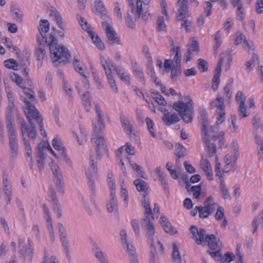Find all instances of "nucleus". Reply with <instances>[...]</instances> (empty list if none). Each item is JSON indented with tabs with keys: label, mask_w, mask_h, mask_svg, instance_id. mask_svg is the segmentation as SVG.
I'll use <instances>...</instances> for the list:
<instances>
[{
	"label": "nucleus",
	"mask_w": 263,
	"mask_h": 263,
	"mask_svg": "<svg viewBox=\"0 0 263 263\" xmlns=\"http://www.w3.org/2000/svg\"><path fill=\"white\" fill-rule=\"evenodd\" d=\"M48 193L51 198L53 203L57 204V203L59 202V200L54 188L52 185L50 186Z\"/></svg>",
	"instance_id": "64"
},
{
	"label": "nucleus",
	"mask_w": 263,
	"mask_h": 263,
	"mask_svg": "<svg viewBox=\"0 0 263 263\" xmlns=\"http://www.w3.org/2000/svg\"><path fill=\"white\" fill-rule=\"evenodd\" d=\"M85 170L88 186L95 196L96 192L95 180L98 176V168L97 165H86Z\"/></svg>",
	"instance_id": "11"
},
{
	"label": "nucleus",
	"mask_w": 263,
	"mask_h": 263,
	"mask_svg": "<svg viewBox=\"0 0 263 263\" xmlns=\"http://www.w3.org/2000/svg\"><path fill=\"white\" fill-rule=\"evenodd\" d=\"M159 221L166 233L171 234L177 233L176 229L172 227L165 216H161Z\"/></svg>",
	"instance_id": "23"
},
{
	"label": "nucleus",
	"mask_w": 263,
	"mask_h": 263,
	"mask_svg": "<svg viewBox=\"0 0 263 263\" xmlns=\"http://www.w3.org/2000/svg\"><path fill=\"white\" fill-rule=\"evenodd\" d=\"M208 130L209 136H208L207 140L210 142V143H213L212 141H215L217 139V137H220L223 136L224 135L223 132H218L217 124L211 126L209 129L208 128Z\"/></svg>",
	"instance_id": "17"
},
{
	"label": "nucleus",
	"mask_w": 263,
	"mask_h": 263,
	"mask_svg": "<svg viewBox=\"0 0 263 263\" xmlns=\"http://www.w3.org/2000/svg\"><path fill=\"white\" fill-rule=\"evenodd\" d=\"M134 184L139 192H143V198H145V196H146L147 195V191L148 188V184L141 179H136L134 180Z\"/></svg>",
	"instance_id": "26"
},
{
	"label": "nucleus",
	"mask_w": 263,
	"mask_h": 263,
	"mask_svg": "<svg viewBox=\"0 0 263 263\" xmlns=\"http://www.w3.org/2000/svg\"><path fill=\"white\" fill-rule=\"evenodd\" d=\"M120 120L124 131L128 134L133 133L134 131L133 126L125 115L123 114L120 115Z\"/></svg>",
	"instance_id": "32"
},
{
	"label": "nucleus",
	"mask_w": 263,
	"mask_h": 263,
	"mask_svg": "<svg viewBox=\"0 0 263 263\" xmlns=\"http://www.w3.org/2000/svg\"><path fill=\"white\" fill-rule=\"evenodd\" d=\"M77 17L82 29L87 31V32L88 31H89V27L87 21L80 15H77Z\"/></svg>",
	"instance_id": "56"
},
{
	"label": "nucleus",
	"mask_w": 263,
	"mask_h": 263,
	"mask_svg": "<svg viewBox=\"0 0 263 263\" xmlns=\"http://www.w3.org/2000/svg\"><path fill=\"white\" fill-rule=\"evenodd\" d=\"M46 144L40 143L37 145L38 152L37 154V161L39 164H43V160L46 157V155L44 152Z\"/></svg>",
	"instance_id": "33"
},
{
	"label": "nucleus",
	"mask_w": 263,
	"mask_h": 263,
	"mask_svg": "<svg viewBox=\"0 0 263 263\" xmlns=\"http://www.w3.org/2000/svg\"><path fill=\"white\" fill-rule=\"evenodd\" d=\"M124 149L129 155H133L135 154V147L129 142H126L124 146L120 147L116 152V155L118 160L120 161L121 164H124V161L122 157V154Z\"/></svg>",
	"instance_id": "15"
},
{
	"label": "nucleus",
	"mask_w": 263,
	"mask_h": 263,
	"mask_svg": "<svg viewBox=\"0 0 263 263\" xmlns=\"http://www.w3.org/2000/svg\"><path fill=\"white\" fill-rule=\"evenodd\" d=\"M221 72L215 71V74L213 77L212 82L213 84L212 87L213 89L215 91L218 89V85L220 83V76Z\"/></svg>",
	"instance_id": "46"
},
{
	"label": "nucleus",
	"mask_w": 263,
	"mask_h": 263,
	"mask_svg": "<svg viewBox=\"0 0 263 263\" xmlns=\"http://www.w3.org/2000/svg\"><path fill=\"white\" fill-rule=\"evenodd\" d=\"M39 30L40 31V35H38L40 37V36L44 40V42L46 43V40L49 39V37H47L46 33H47L49 30V23L46 20H41L40 21V26L39 27Z\"/></svg>",
	"instance_id": "19"
},
{
	"label": "nucleus",
	"mask_w": 263,
	"mask_h": 263,
	"mask_svg": "<svg viewBox=\"0 0 263 263\" xmlns=\"http://www.w3.org/2000/svg\"><path fill=\"white\" fill-rule=\"evenodd\" d=\"M213 5L212 2L206 1L203 4L204 13L206 16H209L211 14Z\"/></svg>",
	"instance_id": "60"
},
{
	"label": "nucleus",
	"mask_w": 263,
	"mask_h": 263,
	"mask_svg": "<svg viewBox=\"0 0 263 263\" xmlns=\"http://www.w3.org/2000/svg\"><path fill=\"white\" fill-rule=\"evenodd\" d=\"M204 206H196L199 212V216L201 218H207L215 210L217 203L211 196L208 197L203 202Z\"/></svg>",
	"instance_id": "8"
},
{
	"label": "nucleus",
	"mask_w": 263,
	"mask_h": 263,
	"mask_svg": "<svg viewBox=\"0 0 263 263\" xmlns=\"http://www.w3.org/2000/svg\"><path fill=\"white\" fill-rule=\"evenodd\" d=\"M182 70L181 68V65H176L173 66L172 68L171 71V78L172 79H174L176 77L180 76L181 74Z\"/></svg>",
	"instance_id": "51"
},
{
	"label": "nucleus",
	"mask_w": 263,
	"mask_h": 263,
	"mask_svg": "<svg viewBox=\"0 0 263 263\" xmlns=\"http://www.w3.org/2000/svg\"><path fill=\"white\" fill-rule=\"evenodd\" d=\"M203 142L208 151V155L202 156L200 164H211L215 163V164H220L218 161V158L216 155V145L214 143L210 142L205 139Z\"/></svg>",
	"instance_id": "5"
},
{
	"label": "nucleus",
	"mask_w": 263,
	"mask_h": 263,
	"mask_svg": "<svg viewBox=\"0 0 263 263\" xmlns=\"http://www.w3.org/2000/svg\"><path fill=\"white\" fill-rule=\"evenodd\" d=\"M259 63V59L257 54H253L251 60L248 61L246 64L247 69H251L255 65Z\"/></svg>",
	"instance_id": "49"
},
{
	"label": "nucleus",
	"mask_w": 263,
	"mask_h": 263,
	"mask_svg": "<svg viewBox=\"0 0 263 263\" xmlns=\"http://www.w3.org/2000/svg\"><path fill=\"white\" fill-rule=\"evenodd\" d=\"M10 11L13 18L18 23H22L23 21V12L18 6L12 4Z\"/></svg>",
	"instance_id": "24"
},
{
	"label": "nucleus",
	"mask_w": 263,
	"mask_h": 263,
	"mask_svg": "<svg viewBox=\"0 0 263 263\" xmlns=\"http://www.w3.org/2000/svg\"><path fill=\"white\" fill-rule=\"evenodd\" d=\"M175 55L174 58V60L175 62L176 65H181V51L180 47L177 46L176 48L175 51Z\"/></svg>",
	"instance_id": "63"
},
{
	"label": "nucleus",
	"mask_w": 263,
	"mask_h": 263,
	"mask_svg": "<svg viewBox=\"0 0 263 263\" xmlns=\"http://www.w3.org/2000/svg\"><path fill=\"white\" fill-rule=\"evenodd\" d=\"M187 17H184L182 20H179L181 22V26L182 28H184L186 32H189L191 31V28L192 27V23L189 21L187 18Z\"/></svg>",
	"instance_id": "53"
},
{
	"label": "nucleus",
	"mask_w": 263,
	"mask_h": 263,
	"mask_svg": "<svg viewBox=\"0 0 263 263\" xmlns=\"http://www.w3.org/2000/svg\"><path fill=\"white\" fill-rule=\"evenodd\" d=\"M173 249L172 257L174 261L179 263L181 262V256L180 255L179 248L175 242L173 243Z\"/></svg>",
	"instance_id": "41"
},
{
	"label": "nucleus",
	"mask_w": 263,
	"mask_h": 263,
	"mask_svg": "<svg viewBox=\"0 0 263 263\" xmlns=\"http://www.w3.org/2000/svg\"><path fill=\"white\" fill-rule=\"evenodd\" d=\"M93 252L96 257L99 260L100 263H108L105 256V254L98 246H94Z\"/></svg>",
	"instance_id": "38"
},
{
	"label": "nucleus",
	"mask_w": 263,
	"mask_h": 263,
	"mask_svg": "<svg viewBox=\"0 0 263 263\" xmlns=\"http://www.w3.org/2000/svg\"><path fill=\"white\" fill-rule=\"evenodd\" d=\"M88 33L89 36L92 39L97 47L100 50H103L105 48V46L100 37L91 30L88 31Z\"/></svg>",
	"instance_id": "36"
},
{
	"label": "nucleus",
	"mask_w": 263,
	"mask_h": 263,
	"mask_svg": "<svg viewBox=\"0 0 263 263\" xmlns=\"http://www.w3.org/2000/svg\"><path fill=\"white\" fill-rule=\"evenodd\" d=\"M110 199L109 201L106 204V207L107 211L111 213L118 210V204L117 199L116 198V194H115L114 191L110 192Z\"/></svg>",
	"instance_id": "27"
},
{
	"label": "nucleus",
	"mask_w": 263,
	"mask_h": 263,
	"mask_svg": "<svg viewBox=\"0 0 263 263\" xmlns=\"http://www.w3.org/2000/svg\"><path fill=\"white\" fill-rule=\"evenodd\" d=\"M10 78L12 81L15 83L20 87H23V78L16 73L12 72L10 75Z\"/></svg>",
	"instance_id": "50"
},
{
	"label": "nucleus",
	"mask_w": 263,
	"mask_h": 263,
	"mask_svg": "<svg viewBox=\"0 0 263 263\" xmlns=\"http://www.w3.org/2000/svg\"><path fill=\"white\" fill-rule=\"evenodd\" d=\"M24 103L26 104V106L24 107V110L27 118H31L32 119L35 120L39 125L40 131H43L44 128L42 115L36 109L35 106L32 105L26 99H24Z\"/></svg>",
	"instance_id": "6"
},
{
	"label": "nucleus",
	"mask_w": 263,
	"mask_h": 263,
	"mask_svg": "<svg viewBox=\"0 0 263 263\" xmlns=\"http://www.w3.org/2000/svg\"><path fill=\"white\" fill-rule=\"evenodd\" d=\"M176 154L179 158H183L186 155V149L180 143L175 144Z\"/></svg>",
	"instance_id": "45"
},
{
	"label": "nucleus",
	"mask_w": 263,
	"mask_h": 263,
	"mask_svg": "<svg viewBox=\"0 0 263 263\" xmlns=\"http://www.w3.org/2000/svg\"><path fill=\"white\" fill-rule=\"evenodd\" d=\"M95 3L97 11L101 15H105L107 13V10L103 2L101 0H96Z\"/></svg>",
	"instance_id": "40"
},
{
	"label": "nucleus",
	"mask_w": 263,
	"mask_h": 263,
	"mask_svg": "<svg viewBox=\"0 0 263 263\" xmlns=\"http://www.w3.org/2000/svg\"><path fill=\"white\" fill-rule=\"evenodd\" d=\"M45 45L49 47L53 62L65 63L68 61L70 55L68 49L64 46L58 44L56 37L51 33L49 34V39L46 40Z\"/></svg>",
	"instance_id": "3"
},
{
	"label": "nucleus",
	"mask_w": 263,
	"mask_h": 263,
	"mask_svg": "<svg viewBox=\"0 0 263 263\" xmlns=\"http://www.w3.org/2000/svg\"><path fill=\"white\" fill-rule=\"evenodd\" d=\"M37 41L39 44L35 51V55L39 61L43 60L46 58V52L44 44H42L39 35H37Z\"/></svg>",
	"instance_id": "21"
},
{
	"label": "nucleus",
	"mask_w": 263,
	"mask_h": 263,
	"mask_svg": "<svg viewBox=\"0 0 263 263\" xmlns=\"http://www.w3.org/2000/svg\"><path fill=\"white\" fill-rule=\"evenodd\" d=\"M202 170L205 173L206 177L209 180L212 181L213 180V175L212 173V169L211 165H202Z\"/></svg>",
	"instance_id": "57"
},
{
	"label": "nucleus",
	"mask_w": 263,
	"mask_h": 263,
	"mask_svg": "<svg viewBox=\"0 0 263 263\" xmlns=\"http://www.w3.org/2000/svg\"><path fill=\"white\" fill-rule=\"evenodd\" d=\"M238 151L236 148L233 150V154H227L225 157L226 164H231L235 163L238 157Z\"/></svg>",
	"instance_id": "39"
},
{
	"label": "nucleus",
	"mask_w": 263,
	"mask_h": 263,
	"mask_svg": "<svg viewBox=\"0 0 263 263\" xmlns=\"http://www.w3.org/2000/svg\"><path fill=\"white\" fill-rule=\"evenodd\" d=\"M28 247H24L23 246L22 247V248H21L20 250V253L23 256H25L26 255H28L29 256H31V257H32V255L33 253V249L30 246V244H28Z\"/></svg>",
	"instance_id": "58"
},
{
	"label": "nucleus",
	"mask_w": 263,
	"mask_h": 263,
	"mask_svg": "<svg viewBox=\"0 0 263 263\" xmlns=\"http://www.w3.org/2000/svg\"><path fill=\"white\" fill-rule=\"evenodd\" d=\"M200 120L202 125L201 128L202 133L204 134L203 139L205 140V139H206L207 140L208 136H209L208 130V127L209 125V122L208 119V114L205 110H202L200 111Z\"/></svg>",
	"instance_id": "16"
},
{
	"label": "nucleus",
	"mask_w": 263,
	"mask_h": 263,
	"mask_svg": "<svg viewBox=\"0 0 263 263\" xmlns=\"http://www.w3.org/2000/svg\"><path fill=\"white\" fill-rule=\"evenodd\" d=\"M185 103L178 101L174 103L173 108L177 111L182 120L186 123H189L192 121L194 115V103L191 97L185 96Z\"/></svg>",
	"instance_id": "4"
},
{
	"label": "nucleus",
	"mask_w": 263,
	"mask_h": 263,
	"mask_svg": "<svg viewBox=\"0 0 263 263\" xmlns=\"http://www.w3.org/2000/svg\"><path fill=\"white\" fill-rule=\"evenodd\" d=\"M49 15L56 21L58 27L63 30H64L65 27L63 25L62 17L59 12L55 9H50L49 10Z\"/></svg>",
	"instance_id": "31"
},
{
	"label": "nucleus",
	"mask_w": 263,
	"mask_h": 263,
	"mask_svg": "<svg viewBox=\"0 0 263 263\" xmlns=\"http://www.w3.org/2000/svg\"><path fill=\"white\" fill-rule=\"evenodd\" d=\"M261 222V224L263 226V210L258 215V217H255L252 223L254 227L253 233H255L257 231V229L258 226V222Z\"/></svg>",
	"instance_id": "54"
},
{
	"label": "nucleus",
	"mask_w": 263,
	"mask_h": 263,
	"mask_svg": "<svg viewBox=\"0 0 263 263\" xmlns=\"http://www.w3.org/2000/svg\"><path fill=\"white\" fill-rule=\"evenodd\" d=\"M167 170L170 172L171 177L177 179L181 174V171L177 165H166Z\"/></svg>",
	"instance_id": "37"
},
{
	"label": "nucleus",
	"mask_w": 263,
	"mask_h": 263,
	"mask_svg": "<svg viewBox=\"0 0 263 263\" xmlns=\"http://www.w3.org/2000/svg\"><path fill=\"white\" fill-rule=\"evenodd\" d=\"M235 165H224L223 167V165H216L215 171L216 172V176H217V171L218 168L219 172L221 175L222 176V179H223L224 173H228L230 171V166H232L233 171L236 169V167H234Z\"/></svg>",
	"instance_id": "43"
},
{
	"label": "nucleus",
	"mask_w": 263,
	"mask_h": 263,
	"mask_svg": "<svg viewBox=\"0 0 263 263\" xmlns=\"http://www.w3.org/2000/svg\"><path fill=\"white\" fill-rule=\"evenodd\" d=\"M132 66L133 73L136 77L140 79L141 82H144V73L142 69L138 65V64L135 61L132 62Z\"/></svg>",
	"instance_id": "35"
},
{
	"label": "nucleus",
	"mask_w": 263,
	"mask_h": 263,
	"mask_svg": "<svg viewBox=\"0 0 263 263\" xmlns=\"http://www.w3.org/2000/svg\"><path fill=\"white\" fill-rule=\"evenodd\" d=\"M198 68L202 72H205L208 70V63L202 59L198 60Z\"/></svg>",
	"instance_id": "62"
},
{
	"label": "nucleus",
	"mask_w": 263,
	"mask_h": 263,
	"mask_svg": "<svg viewBox=\"0 0 263 263\" xmlns=\"http://www.w3.org/2000/svg\"><path fill=\"white\" fill-rule=\"evenodd\" d=\"M238 114L240 118L246 117L249 116V113L247 111L245 103L239 104Z\"/></svg>",
	"instance_id": "61"
},
{
	"label": "nucleus",
	"mask_w": 263,
	"mask_h": 263,
	"mask_svg": "<svg viewBox=\"0 0 263 263\" xmlns=\"http://www.w3.org/2000/svg\"><path fill=\"white\" fill-rule=\"evenodd\" d=\"M187 0H178L177 4L179 6L178 10V14L177 16V20H182L184 17L188 16Z\"/></svg>",
	"instance_id": "18"
},
{
	"label": "nucleus",
	"mask_w": 263,
	"mask_h": 263,
	"mask_svg": "<svg viewBox=\"0 0 263 263\" xmlns=\"http://www.w3.org/2000/svg\"><path fill=\"white\" fill-rule=\"evenodd\" d=\"M154 219H149L148 217H144L141 221V227L146 234L147 241L151 247H154V236L156 233L154 223Z\"/></svg>",
	"instance_id": "9"
},
{
	"label": "nucleus",
	"mask_w": 263,
	"mask_h": 263,
	"mask_svg": "<svg viewBox=\"0 0 263 263\" xmlns=\"http://www.w3.org/2000/svg\"><path fill=\"white\" fill-rule=\"evenodd\" d=\"M52 145L53 147L58 151L59 155L61 156V159L63 162L65 163H70L71 161L66 154L65 148L63 146L61 140L55 138L52 140Z\"/></svg>",
	"instance_id": "14"
},
{
	"label": "nucleus",
	"mask_w": 263,
	"mask_h": 263,
	"mask_svg": "<svg viewBox=\"0 0 263 263\" xmlns=\"http://www.w3.org/2000/svg\"><path fill=\"white\" fill-rule=\"evenodd\" d=\"M102 26L106 31L107 41L110 45H112L114 44H121L120 40L117 33L106 21L103 22Z\"/></svg>",
	"instance_id": "13"
},
{
	"label": "nucleus",
	"mask_w": 263,
	"mask_h": 263,
	"mask_svg": "<svg viewBox=\"0 0 263 263\" xmlns=\"http://www.w3.org/2000/svg\"><path fill=\"white\" fill-rule=\"evenodd\" d=\"M106 77L111 89L115 92V93H117L118 92V88L112 74H109V72H107Z\"/></svg>",
	"instance_id": "42"
},
{
	"label": "nucleus",
	"mask_w": 263,
	"mask_h": 263,
	"mask_svg": "<svg viewBox=\"0 0 263 263\" xmlns=\"http://www.w3.org/2000/svg\"><path fill=\"white\" fill-rule=\"evenodd\" d=\"M128 257L131 263H138L137 254L134 246L128 242L125 243Z\"/></svg>",
	"instance_id": "28"
},
{
	"label": "nucleus",
	"mask_w": 263,
	"mask_h": 263,
	"mask_svg": "<svg viewBox=\"0 0 263 263\" xmlns=\"http://www.w3.org/2000/svg\"><path fill=\"white\" fill-rule=\"evenodd\" d=\"M187 51L185 55L186 57L185 62L190 61L192 59V54L193 52H198L199 51V46L198 42L196 40H192L190 43L187 45Z\"/></svg>",
	"instance_id": "20"
},
{
	"label": "nucleus",
	"mask_w": 263,
	"mask_h": 263,
	"mask_svg": "<svg viewBox=\"0 0 263 263\" xmlns=\"http://www.w3.org/2000/svg\"><path fill=\"white\" fill-rule=\"evenodd\" d=\"M107 117L106 114L101 113L97 115L98 125H94L95 133L91 138L92 143L96 148L97 156L92 155L90 156V164H95L99 163L103 154L107 153V145L104 137L100 135L101 130L105 127L104 119Z\"/></svg>",
	"instance_id": "2"
},
{
	"label": "nucleus",
	"mask_w": 263,
	"mask_h": 263,
	"mask_svg": "<svg viewBox=\"0 0 263 263\" xmlns=\"http://www.w3.org/2000/svg\"><path fill=\"white\" fill-rule=\"evenodd\" d=\"M6 119L8 131H9L10 129L15 130L12 124L13 122V112L6 111Z\"/></svg>",
	"instance_id": "44"
},
{
	"label": "nucleus",
	"mask_w": 263,
	"mask_h": 263,
	"mask_svg": "<svg viewBox=\"0 0 263 263\" xmlns=\"http://www.w3.org/2000/svg\"><path fill=\"white\" fill-rule=\"evenodd\" d=\"M21 88L23 89V92L28 98V99H29L31 101H33L35 100V93L33 90L24 86Z\"/></svg>",
	"instance_id": "52"
},
{
	"label": "nucleus",
	"mask_w": 263,
	"mask_h": 263,
	"mask_svg": "<svg viewBox=\"0 0 263 263\" xmlns=\"http://www.w3.org/2000/svg\"><path fill=\"white\" fill-rule=\"evenodd\" d=\"M5 66L9 69H12L13 70H17L18 66L16 62L13 59H8L4 62Z\"/></svg>",
	"instance_id": "55"
},
{
	"label": "nucleus",
	"mask_w": 263,
	"mask_h": 263,
	"mask_svg": "<svg viewBox=\"0 0 263 263\" xmlns=\"http://www.w3.org/2000/svg\"><path fill=\"white\" fill-rule=\"evenodd\" d=\"M30 126L22 118H18V123L20 124L22 138H26L28 136L29 138L35 139L37 130L35 124L32 122L31 118H28Z\"/></svg>",
	"instance_id": "7"
},
{
	"label": "nucleus",
	"mask_w": 263,
	"mask_h": 263,
	"mask_svg": "<svg viewBox=\"0 0 263 263\" xmlns=\"http://www.w3.org/2000/svg\"><path fill=\"white\" fill-rule=\"evenodd\" d=\"M100 61L104 68L106 75H107V73L109 72V74H112L111 69L112 67L114 68V67L115 66V65H114L113 64L112 61L109 58L105 59L103 56H101Z\"/></svg>",
	"instance_id": "30"
},
{
	"label": "nucleus",
	"mask_w": 263,
	"mask_h": 263,
	"mask_svg": "<svg viewBox=\"0 0 263 263\" xmlns=\"http://www.w3.org/2000/svg\"><path fill=\"white\" fill-rule=\"evenodd\" d=\"M9 139V148L10 157H16L18 154V143L16 130L10 129L8 131Z\"/></svg>",
	"instance_id": "12"
},
{
	"label": "nucleus",
	"mask_w": 263,
	"mask_h": 263,
	"mask_svg": "<svg viewBox=\"0 0 263 263\" xmlns=\"http://www.w3.org/2000/svg\"><path fill=\"white\" fill-rule=\"evenodd\" d=\"M52 172V180L55 185L58 192L64 194L65 193V183L63 175L59 165H51Z\"/></svg>",
	"instance_id": "10"
},
{
	"label": "nucleus",
	"mask_w": 263,
	"mask_h": 263,
	"mask_svg": "<svg viewBox=\"0 0 263 263\" xmlns=\"http://www.w3.org/2000/svg\"><path fill=\"white\" fill-rule=\"evenodd\" d=\"M153 98L158 104L162 106L166 105V101L159 92H153Z\"/></svg>",
	"instance_id": "47"
},
{
	"label": "nucleus",
	"mask_w": 263,
	"mask_h": 263,
	"mask_svg": "<svg viewBox=\"0 0 263 263\" xmlns=\"http://www.w3.org/2000/svg\"><path fill=\"white\" fill-rule=\"evenodd\" d=\"M219 169L218 168H217ZM217 176H218L220 180V190L221 193L222 195V198L226 199H229L230 198V194L229 193V190L227 187L226 184L224 182L223 179H222V176L221 175L219 172V170L217 171Z\"/></svg>",
	"instance_id": "25"
},
{
	"label": "nucleus",
	"mask_w": 263,
	"mask_h": 263,
	"mask_svg": "<svg viewBox=\"0 0 263 263\" xmlns=\"http://www.w3.org/2000/svg\"><path fill=\"white\" fill-rule=\"evenodd\" d=\"M73 66L76 71H77L80 74L86 78V75L84 73L83 68L82 66H80L79 59L77 57H74L73 58Z\"/></svg>",
	"instance_id": "48"
},
{
	"label": "nucleus",
	"mask_w": 263,
	"mask_h": 263,
	"mask_svg": "<svg viewBox=\"0 0 263 263\" xmlns=\"http://www.w3.org/2000/svg\"><path fill=\"white\" fill-rule=\"evenodd\" d=\"M145 122H146V124L147 125V129H148V131L149 132L151 136L154 138L161 139L162 138L161 134H160L159 133L158 134H156L155 133V129H154L155 124H154V123L153 121V120L151 118H149L148 117H146L145 119Z\"/></svg>",
	"instance_id": "34"
},
{
	"label": "nucleus",
	"mask_w": 263,
	"mask_h": 263,
	"mask_svg": "<svg viewBox=\"0 0 263 263\" xmlns=\"http://www.w3.org/2000/svg\"><path fill=\"white\" fill-rule=\"evenodd\" d=\"M165 125L170 126L179 121V118L176 113L167 112L163 115L162 118Z\"/></svg>",
	"instance_id": "22"
},
{
	"label": "nucleus",
	"mask_w": 263,
	"mask_h": 263,
	"mask_svg": "<svg viewBox=\"0 0 263 263\" xmlns=\"http://www.w3.org/2000/svg\"><path fill=\"white\" fill-rule=\"evenodd\" d=\"M190 232L193 234V238L197 245H200L203 241L207 242L210 249L215 251L212 252L208 250V254L215 260H221L222 257L220 250L222 248V243L219 239H217L213 234L206 235V231L204 229H200L198 231L197 228L194 226L191 227Z\"/></svg>",
	"instance_id": "1"
},
{
	"label": "nucleus",
	"mask_w": 263,
	"mask_h": 263,
	"mask_svg": "<svg viewBox=\"0 0 263 263\" xmlns=\"http://www.w3.org/2000/svg\"><path fill=\"white\" fill-rule=\"evenodd\" d=\"M151 251L149 255V261L150 263H156L158 257L157 255V252L155 247H151Z\"/></svg>",
	"instance_id": "59"
},
{
	"label": "nucleus",
	"mask_w": 263,
	"mask_h": 263,
	"mask_svg": "<svg viewBox=\"0 0 263 263\" xmlns=\"http://www.w3.org/2000/svg\"><path fill=\"white\" fill-rule=\"evenodd\" d=\"M149 14L145 12H143L142 8V2L141 0H137V8L135 13V18H139L141 17L143 20L146 21L148 18Z\"/></svg>",
	"instance_id": "29"
}]
</instances>
